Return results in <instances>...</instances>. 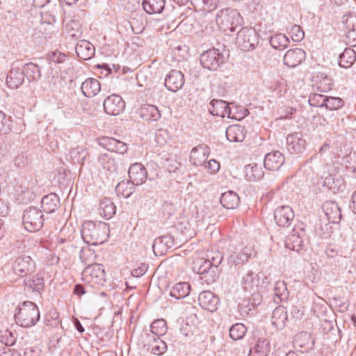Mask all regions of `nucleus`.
I'll return each instance as SVG.
<instances>
[{"label": "nucleus", "mask_w": 356, "mask_h": 356, "mask_svg": "<svg viewBox=\"0 0 356 356\" xmlns=\"http://www.w3.org/2000/svg\"><path fill=\"white\" fill-rule=\"evenodd\" d=\"M108 230L105 222L86 221L82 225L81 237L86 243L97 245L106 240Z\"/></svg>", "instance_id": "1"}, {"label": "nucleus", "mask_w": 356, "mask_h": 356, "mask_svg": "<svg viewBox=\"0 0 356 356\" xmlns=\"http://www.w3.org/2000/svg\"><path fill=\"white\" fill-rule=\"evenodd\" d=\"M15 318L17 324L29 327L36 324L40 319V312L37 305L31 302L25 301L16 308Z\"/></svg>", "instance_id": "2"}, {"label": "nucleus", "mask_w": 356, "mask_h": 356, "mask_svg": "<svg viewBox=\"0 0 356 356\" xmlns=\"http://www.w3.org/2000/svg\"><path fill=\"white\" fill-rule=\"evenodd\" d=\"M216 20L225 31L234 32L241 25L243 19L236 10L227 8L218 12Z\"/></svg>", "instance_id": "3"}, {"label": "nucleus", "mask_w": 356, "mask_h": 356, "mask_svg": "<svg viewBox=\"0 0 356 356\" xmlns=\"http://www.w3.org/2000/svg\"><path fill=\"white\" fill-rule=\"evenodd\" d=\"M43 211L36 207L26 209L22 216L24 228L30 232L39 231L44 224Z\"/></svg>", "instance_id": "4"}, {"label": "nucleus", "mask_w": 356, "mask_h": 356, "mask_svg": "<svg viewBox=\"0 0 356 356\" xmlns=\"http://www.w3.org/2000/svg\"><path fill=\"white\" fill-rule=\"evenodd\" d=\"M259 41V35L252 28H242L237 33L236 43L243 51L254 49Z\"/></svg>", "instance_id": "5"}, {"label": "nucleus", "mask_w": 356, "mask_h": 356, "mask_svg": "<svg viewBox=\"0 0 356 356\" xmlns=\"http://www.w3.org/2000/svg\"><path fill=\"white\" fill-rule=\"evenodd\" d=\"M83 280L91 284L92 286L104 285L106 282V274L100 264L89 265L82 273Z\"/></svg>", "instance_id": "6"}, {"label": "nucleus", "mask_w": 356, "mask_h": 356, "mask_svg": "<svg viewBox=\"0 0 356 356\" xmlns=\"http://www.w3.org/2000/svg\"><path fill=\"white\" fill-rule=\"evenodd\" d=\"M200 60L204 68L216 71L224 63L225 57L219 49L213 48L204 51Z\"/></svg>", "instance_id": "7"}, {"label": "nucleus", "mask_w": 356, "mask_h": 356, "mask_svg": "<svg viewBox=\"0 0 356 356\" xmlns=\"http://www.w3.org/2000/svg\"><path fill=\"white\" fill-rule=\"evenodd\" d=\"M35 264L29 256H19L15 259L13 264V272L20 276L24 277L34 270Z\"/></svg>", "instance_id": "8"}, {"label": "nucleus", "mask_w": 356, "mask_h": 356, "mask_svg": "<svg viewBox=\"0 0 356 356\" xmlns=\"http://www.w3.org/2000/svg\"><path fill=\"white\" fill-rule=\"evenodd\" d=\"M125 108V102L118 95H112L106 97L104 102V111L111 115H118L123 112Z\"/></svg>", "instance_id": "9"}, {"label": "nucleus", "mask_w": 356, "mask_h": 356, "mask_svg": "<svg viewBox=\"0 0 356 356\" xmlns=\"http://www.w3.org/2000/svg\"><path fill=\"white\" fill-rule=\"evenodd\" d=\"M294 213L289 206L278 207L274 211V220L280 227H289L294 219Z\"/></svg>", "instance_id": "10"}, {"label": "nucleus", "mask_w": 356, "mask_h": 356, "mask_svg": "<svg viewBox=\"0 0 356 356\" xmlns=\"http://www.w3.org/2000/svg\"><path fill=\"white\" fill-rule=\"evenodd\" d=\"M209 111L213 115L236 119V117L232 115L229 104L223 100L213 99L210 102Z\"/></svg>", "instance_id": "11"}, {"label": "nucleus", "mask_w": 356, "mask_h": 356, "mask_svg": "<svg viewBox=\"0 0 356 356\" xmlns=\"http://www.w3.org/2000/svg\"><path fill=\"white\" fill-rule=\"evenodd\" d=\"M198 301L202 308L213 312L217 310L220 300L213 292L204 291L199 294Z\"/></svg>", "instance_id": "12"}, {"label": "nucleus", "mask_w": 356, "mask_h": 356, "mask_svg": "<svg viewBox=\"0 0 356 356\" xmlns=\"http://www.w3.org/2000/svg\"><path fill=\"white\" fill-rule=\"evenodd\" d=\"M209 154L210 150L207 145H199L191 149L189 161L195 166H201L205 163Z\"/></svg>", "instance_id": "13"}, {"label": "nucleus", "mask_w": 356, "mask_h": 356, "mask_svg": "<svg viewBox=\"0 0 356 356\" xmlns=\"http://www.w3.org/2000/svg\"><path fill=\"white\" fill-rule=\"evenodd\" d=\"M184 83V74L179 70H172L165 79V86L168 90L176 92L181 89Z\"/></svg>", "instance_id": "14"}, {"label": "nucleus", "mask_w": 356, "mask_h": 356, "mask_svg": "<svg viewBox=\"0 0 356 356\" xmlns=\"http://www.w3.org/2000/svg\"><path fill=\"white\" fill-rule=\"evenodd\" d=\"M253 253V249L250 246H245L240 249H236L229 256V262L232 265L242 266L248 262Z\"/></svg>", "instance_id": "15"}, {"label": "nucleus", "mask_w": 356, "mask_h": 356, "mask_svg": "<svg viewBox=\"0 0 356 356\" xmlns=\"http://www.w3.org/2000/svg\"><path fill=\"white\" fill-rule=\"evenodd\" d=\"M293 343L296 348H300V352L306 353L314 348V339L311 333L302 332L296 335Z\"/></svg>", "instance_id": "16"}, {"label": "nucleus", "mask_w": 356, "mask_h": 356, "mask_svg": "<svg viewBox=\"0 0 356 356\" xmlns=\"http://www.w3.org/2000/svg\"><path fill=\"white\" fill-rule=\"evenodd\" d=\"M306 141L302 138V134L295 132L286 138L287 149L291 154H298L305 149Z\"/></svg>", "instance_id": "17"}, {"label": "nucleus", "mask_w": 356, "mask_h": 356, "mask_svg": "<svg viewBox=\"0 0 356 356\" xmlns=\"http://www.w3.org/2000/svg\"><path fill=\"white\" fill-rule=\"evenodd\" d=\"M175 245L174 238L171 235H165L156 238L152 245V249L156 255L165 254Z\"/></svg>", "instance_id": "18"}, {"label": "nucleus", "mask_w": 356, "mask_h": 356, "mask_svg": "<svg viewBox=\"0 0 356 356\" xmlns=\"http://www.w3.org/2000/svg\"><path fill=\"white\" fill-rule=\"evenodd\" d=\"M305 58V51L300 48L288 50L284 56V63L289 67L299 65Z\"/></svg>", "instance_id": "19"}, {"label": "nucleus", "mask_w": 356, "mask_h": 356, "mask_svg": "<svg viewBox=\"0 0 356 356\" xmlns=\"http://www.w3.org/2000/svg\"><path fill=\"white\" fill-rule=\"evenodd\" d=\"M284 156L279 151L268 153L264 159V167L268 170H277L284 163Z\"/></svg>", "instance_id": "20"}, {"label": "nucleus", "mask_w": 356, "mask_h": 356, "mask_svg": "<svg viewBox=\"0 0 356 356\" xmlns=\"http://www.w3.org/2000/svg\"><path fill=\"white\" fill-rule=\"evenodd\" d=\"M128 173L130 180L136 185H141L146 181V168L140 163L131 164Z\"/></svg>", "instance_id": "21"}, {"label": "nucleus", "mask_w": 356, "mask_h": 356, "mask_svg": "<svg viewBox=\"0 0 356 356\" xmlns=\"http://www.w3.org/2000/svg\"><path fill=\"white\" fill-rule=\"evenodd\" d=\"M198 273L202 276V280H204L207 284H211L218 278L220 269L209 263L202 262L198 269Z\"/></svg>", "instance_id": "22"}, {"label": "nucleus", "mask_w": 356, "mask_h": 356, "mask_svg": "<svg viewBox=\"0 0 356 356\" xmlns=\"http://www.w3.org/2000/svg\"><path fill=\"white\" fill-rule=\"evenodd\" d=\"M99 144L111 152L123 154L127 151V145L125 143L114 138L104 137Z\"/></svg>", "instance_id": "23"}, {"label": "nucleus", "mask_w": 356, "mask_h": 356, "mask_svg": "<svg viewBox=\"0 0 356 356\" xmlns=\"http://www.w3.org/2000/svg\"><path fill=\"white\" fill-rule=\"evenodd\" d=\"M140 118L146 121H157L161 117L158 108L152 104L142 105L138 111Z\"/></svg>", "instance_id": "24"}, {"label": "nucleus", "mask_w": 356, "mask_h": 356, "mask_svg": "<svg viewBox=\"0 0 356 356\" xmlns=\"http://www.w3.org/2000/svg\"><path fill=\"white\" fill-rule=\"evenodd\" d=\"M95 52V47L89 41L82 40L77 42L76 53L81 59L89 60L94 56Z\"/></svg>", "instance_id": "25"}, {"label": "nucleus", "mask_w": 356, "mask_h": 356, "mask_svg": "<svg viewBox=\"0 0 356 356\" xmlns=\"http://www.w3.org/2000/svg\"><path fill=\"white\" fill-rule=\"evenodd\" d=\"M259 284V279L258 276L252 270H250L243 277L242 286L246 292L254 294L257 291Z\"/></svg>", "instance_id": "26"}, {"label": "nucleus", "mask_w": 356, "mask_h": 356, "mask_svg": "<svg viewBox=\"0 0 356 356\" xmlns=\"http://www.w3.org/2000/svg\"><path fill=\"white\" fill-rule=\"evenodd\" d=\"M98 162L105 170L111 173H115L118 169V162L116 157L111 154H101L98 157Z\"/></svg>", "instance_id": "27"}, {"label": "nucleus", "mask_w": 356, "mask_h": 356, "mask_svg": "<svg viewBox=\"0 0 356 356\" xmlns=\"http://www.w3.org/2000/svg\"><path fill=\"white\" fill-rule=\"evenodd\" d=\"M81 88L84 96L93 97L100 91L101 85L97 79L90 78L82 83Z\"/></svg>", "instance_id": "28"}, {"label": "nucleus", "mask_w": 356, "mask_h": 356, "mask_svg": "<svg viewBox=\"0 0 356 356\" xmlns=\"http://www.w3.org/2000/svg\"><path fill=\"white\" fill-rule=\"evenodd\" d=\"M288 320L289 315L284 307L278 306L273 310L271 321L272 324L277 328H283L285 326L286 321Z\"/></svg>", "instance_id": "29"}, {"label": "nucleus", "mask_w": 356, "mask_h": 356, "mask_svg": "<svg viewBox=\"0 0 356 356\" xmlns=\"http://www.w3.org/2000/svg\"><path fill=\"white\" fill-rule=\"evenodd\" d=\"M270 351V341L266 338H259L250 349L248 356H267Z\"/></svg>", "instance_id": "30"}, {"label": "nucleus", "mask_w": 356, "mask_h": 356, "mask_svg": "<svg viewBox=\"0 0 356 356\" xmlns=\"http://www.w3.org/2000/svg\"><path fill=\"white\" fill-rule=\"evenodd\" d=\"M24 81V74L22 69L19 67L12 69L7 76L6 84L10 88H19Z\"/></svg>", "instance_id": "31"}, {"label": "nucleus", "mask_w": 356, "mask_h": 356, "mask_svg": "<svg viewBox=\"0 0 356 356\" xmlns=\"http://www.w3.org/2000/svg\"><path fill=\"white\" fill-rule=\"evenodd\" d=\"M25 290L28 293L39 295L43 291L44 287L43 277L33 276L24 280Z\"/></svg>", "instance_id": "32"}, {"label": "nucleus", "mask_w": 356, "mask_h": 356, "mask_svg": "<svg viewBox=\"0 0 356 356\" xmlns=\"http://www.w3.org/2000/svg\"><path fill=\"white\" fill-rule=\"evenodd\" d=\"M245 133L244 127L233 124L227 128L226 137L230 142H242L245 137Z\"/></svg>", "instance_id": "33"}, {"label": "nucleus", "mask_w": 356, "mask_h": 356, "mask_svg": "<svg viewBox=\"0 0 356 356\" xmlns=\"http://www.w3.org/2000/svg\"><path fill=\"white\" fill-rule=\"evenodd\" d=\"M41 204L44 212L51 213L58 208L60 200L56 193H51L42 197Z\"/></svg>", "instance_id": "34"}, {"label": "nucleus", "mask_w": 356, "mask_h": 356, "mask_svg": "<svg viewBox=\"0 0 356 356\" xmlns=\"http://www.w3.org/2000/svg\"><path fill=\"white\" fill-rule=\"evenodd\" d=\"M323 209L327 219L332 222L341 220V213L338 204L334 202H326L323 205Z\"/></svg>", "instance_id": "35"}, {"label": "nucleus", "mask_w": 356, "mask_h": 356, "mask_svg": "<svg viewBox=\"0 0 356 356\" xmlns=\"http://www.w3.org/2000/svg\"><path fill=\"white\" fill-rule=\"evenodd\" d=\"M191 291V285L188 282H181L175 284L170 291V296L177 300L187 297Z\"/></svg>", "instance_id": "36"}, {"label": "nucleus", "mask_w": 356, "mask_h": 356, "mask_svg": "<svg viewBox=\"0 0 356 356\" xmlns=\"http://www.w3.org/2000/svg\"><path fill=\"white\" fill-rule=\"evenodd\" d=\"M220 202L227 209H234L238 206L239 197L234 191H229L222 194Z\"/></svg>", "instance_id": "37"}, {"label": "nucleus", "mask_w": 356, "mask_h": 356, "mask_svg": "<svg viewBox=\"0 0 356 356\" xmlns=\"http://www.w3.org/2000/svg\"><path fill=\"white\" fill-rule=\"evenodd\" d=\"M245 173L247 179L250 181L261 179L264 174L261 167L257 163L247 165L245 167Z\"/></svg>", "instance_id": "38"}, {"label": "nucleus", "mask_w": 356, "mask_h": 356, "mask_svg": "<svg viewBox=\"0 0 356 356\" xmlns=\"http://www.w3.org/2000/svg\"><path fill=\"white\" fill-rule=\"evenodd\" d=\"M356 59V54L351 48H346L339 56V65L341 67L348 68L352 66Z\"/></svg>", "instance_id": "39"}, {"label": "nucleus", "mask_w": 356, "mask_h": 356, "mask_svg": "<svg viewBox=\"0 0 356 356\" xmlns=\"http://www.w3.org/2000/svg\"><path fill=\"white\" fill-rule=\"evenodd\" d=\"M165 0H144L143 6L148 14L161 13L165 7Z\"/></svg>", "instance_id": "40"}, {"label": "nucleus", "mask_w": 356, "mask_h": 356, "mask_svg": "<svg viewBox=\"0 0 356 356\" xmlns=\"http://www.w3.org/2000/svg\"><path fill=\"white\" fill-rule=\"evenodd\" d=\"M131 180L122 181L115 187V191L118 196L127 198L134 192L135 187Z\"/></svg>", "instance_id": "41"}, {"label": "nucleus", "mask_w": 356, "mask_h": 356, "mask_svg": "<svg viewBox=\"0 0 356 356\" xmlns=\"http://www.w3.org/2000/svg\"><path fill=\"white\" fill-rule=\"evenodd\" d=\"M269 42L273 49L280 51L286 49L289 44V38L282 33H277L272 35L270 38Z\"/></svg>", "instance_id": "42"}, {"label": "nucleus", "mask_w": 356, "mask_h": 356, "mask_svg": "<svg viewBox=\"0 0 356 356\" xmlns=\"http://www.w3.org/2000/svg\"><path fill=\"white\" fill-rule=\"evenodd\" d=\"M274 301L277 303L287 300L289 292L284 281H277L274 286Z\"/></svg>", "instance_id": "43"}, {"label": "nucleus", "mask_w": 356, "mask_h": 356, "mask_svg": "<svg viewBox=\"0 0 356 356\" xmlns=\"http://www.w3.org/2000/svg\"><path fill=\"white\" fill-rule=\"evenodd\" d=\"M24 76H26L29 81L38 80L41 76L40 67L34 63H30L26 64L22 69Z\"/></svg>", "instance_id": "44"}, {"label": "nucleus", "mask_w": 356, "mask_h": 356, "mask_svg": "<svg viewBox=\"0 0 356 356\" xmlns=\"http://www.w3.org/2000/svg\"><path fill=\"white\" fill-rule=\"evenodd\" d=\"M99 209L102 211L101 215L106 218H111L116 211V207L113 202L109 198H104L99 204Z\"/></svg>", "instance_id": "45"}, {"label": "nucleus", "mask_w": 356, "mask_h": 356, "mask_svg": "<svg viewBox=\"0 0 356 356\" xmlns=\"http://www.w3.org/2000/svg\"><path fill=\"white\" fill-rule=\"evenodd\" d=\"M302 243V239L295 233L289 235L285 240V247L298 252L301 250Z\"/></svg>", "instance_id": "46"}, {"label": "nucleus", "mask_w": 356, "mask_h": 356, "mask_svg": "<svg viewBox=\"0 0 356 356\" xmlns=\"http://www.w3.org/2000/svg\"><path fill=\"white\" fill-rule=\"evenodd\" d=\"M79 257L83 263L89 266L95 262L97 254L93 249L87 245L80 250Z\"/></svg>", "instance_id": "47"}, {"label": "nucleus", "mask_w": 356, "mask_h": 356, "mask_svg": "<svg viewBox=\"0 0 356 356\" xmlns=\"http://www.w3.org/2000/svg\"><path fill=\"white\" fill-rule=\"evenodd\" d=\"M246 332L247 327L241 323H236L229 328V336L235 341L242 339Z\"/></svg>", "instance_id": "48"}, {"label": "nucleus", "mask_w": 356, "mask_h": 356, "mask_svg": "<svg viewBox=\"0 0 356 356\" xmlns=\"http://www.w3.org/2000/svg\"><path fill=\"white\" fill-rule=\"evenodd\" d=\"M65 31L67 36L72 39H77L81 35V26L78 22L74 20H72L66 24Z\"/></svg>", "instance_id": "49"}, {"label": "nucleus", "mask_w": 356, "mask_h": 356, "mask_svg": "<svg viewBox=\"0 0 356 356\" xmlns=\"http://www.w3.org/2000/svg\"><path fill=\"white\" fill-rule=\"evenodd\" d=\"M0 342L6 346H13L16 342L15 332L9 330L0 331Z\"/></svg>", "instance_id": "50"}, {"label": "nucleus", "mask_w": 356, "mask_h": 356, "mask_svg": "<svg viewBox=\"0 0 356 356\" xmlns=\"http://www.w3.org/2000/svg\"><path fill=\"white\" fill-rule=\"evenodd\" d=\"M207 257V259L203 262L209 263L211 265L216 267L219 266L223 259L222 252L217 250H213V249L208 252Z\"/></svg>", "instance_id": "51"}, {"label": "nucleus", "mask_w": 356, "mask_h": 356, "mask_svg": "<svg viewBox=\"0 0 356 356\" xmlns=\"http://www.w3.org/2000/svg\"><path fill=\"white\" fill-rule=\"evenodd\" d=\"M12 129V119L0 111V134H7Z\"/></svg>", "instance_id": "52"}, {"label": "nucleus", "mask_w": 356, "mask_h": 356, "mask_svg": "<svg viewBox=\"0 0 356 356\" xmlns=\"http://www.w3.org/2000/svg\"><path fill=\"white\" fill-rule=\"evenodd\" d=\"M150 330L157 337L163 335L167 331L166 322L163 319L154 321L151 325Z\"/></svg>", "instance_id": "53"}, {"label": "nucleus", "mask_w": 356, "mask_h": 356, "mask_svg": "<svg viewBox=\"0 0 356 356\" xmlns=\"http://www.w3.org/2000/svg\"><path fill=\"white\" fill-rule=\"evenodd\" d=\"M341 184V179L336 178L332 175L326 176L323 181V186L327 187L328 189L333 191L334 192L339 189Z\"/></svg>", "instance_id": "54"}, {"label": "nucleus", "mask_w": 356, "mask_h": 356, "mask_svg": "<svg viewBox=\"0 0 356 356\" xmlns=\"http://www.w3.org/2000/svg\"><path fill=\"white\" fill-rule=\"evenodd\" d=\"M344 104V101L340 97H327L325 108L333 111L341 108Z\"/></svg>", "instance_id": "55"}, {"label": "nucleus", "mask_w": 356, "mask_h": 356, "mask_svg": "<svg viewBox=\"0 0 356 356\" xmlns=\"http://www.w3.org/2000/svg\"><path fill=\"white\" fill-rule=\"evenodd\" d=\"M327 96L314 93L309 98V103L312 106L323 107L325 106Z\"/></svg>", "instance_id": "56"}, {"label": "nucleus", "mask_w": 356, "mask_h": 356, "mask_svg": "<svg viewBox=\"0 0 356 356\" xmlns=\"http://www.w3.org/2000/svg\"><path fill=\"white\" fill-rule=\"evenodd\" d=\"M333 304L339 308L341 312L348 310L349 307V300L347 298L341 296H336L332 298Z\"/></svg>", "instance_id": "57"}, {"label": "nucleus", "mask_w": 356, "mask_h": 356, "mask_svg": "<svg viewBox=\"0 0 356 356\" xmlns=\"http://www.w3.org/2000/svg\"><path fill=\"white\" fill-rule=\"evenodd\" d=\"M67 58V56L60 51H55L48 54V59L49 63L61 64L63 63Z\"/></svg>", "instance_id": "58"}, {"label": "nucleus", "mask_w": 356, "mask_h": 356, "mask_svg": "<svg viewBox=\"0 0 356 356\" xmlns=\"http://www.w3.org/2000/svg\"><path fill=\"white\" fill-rule=\"evenodd\" d=\"M289 34L292 40L297 42L302 41L305 37V33L301 26L296 24L292 26Z\"/></svg>", "instance_id": "59"}, {"label": "nucleus", "mask_w": 356, "mask_h": 356, "mask_svg": "<svg viewBox=\"0 0 356 356\" xmlns=\"http://www.w3.org/2000/svg\"><path fill=\"white\" fill-rule=\"evenodd\" d=\"M167 350L166 343L158 338V340L154 339V343L152 345V351L154 354L161 355Z\"/></svg>", "instance_id": "60"}, {"label": "nucleus", "mask_w": 356, "mask_h": 356, "mask_svg": "<svg viewBox=\"0 0 356 356\" xmlns=\"http://www.w3.org/2000/svg\"><path fill=\"white\" fill-rule=\"evenodd\" d=\"M161 211L163 215L168 218L175 214L176 207L172 203L170 202H165L162 205Z\"/></svg>", "instance_id": "61"}, {"label": "nucleus", "mask_w": 356, "mask_h": 356, "mask_svg": "<svg viewBox=\"0 0 356 356\" xmlns=\"http://www.w3.org/2000/svg\"><path fill=\"white\" fill-rule=\"evenodd\" d=\"M86 154L85 150L80 148L74 149L70 152L71 158L78 163L83 161Z\"/></svg>", "instance_id": "62"}, {"label": "nucleus", "mask_w": 356, "mask_h": 356, "mask_svg": "<svg viewBox=\"0 0 356 356\" xmlns=\"http://www.w3.org/2000/svg\"><path fill=\"white\" fill-rule=\"evenodd\" d=\"M196 328L194 325L186 323L181 325V332L186 337H191L195 334Z\"/></svg>", "instance_id": "63"}, {"label": "nucleus", "mask_w": 356, "mask_h": 356, "mask_svg": "<svg viewBox=\"0 0 356 356\" xmlns=\"http://www.w3.org/2000/svg\"><path fill=\"white\" fill-rule=\"evenodd\" d=\"M202 3V8L208 12L215 10L219 3V0H201Z\"/></svg>", "instance_id": "64"}]
</instances>
